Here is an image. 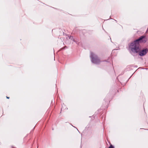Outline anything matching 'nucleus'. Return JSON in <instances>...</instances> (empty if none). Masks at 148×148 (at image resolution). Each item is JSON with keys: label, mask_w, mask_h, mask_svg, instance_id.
<instances>
[{"label": "nucleus", "mask_w": 148, "mask_h": 148, "mask_svg": "<svg viewBox=\"0 0 148 148\" xmlns=\"http://www.w3.org/2000/svg\"><path fill=\"white\" fill-rule=\"evenodd\" d=\"M148 52V49L147 48H146L143 49L141 51L140 50L138 53L139 55L141 56H143L145 55Z\"/></svg>", "instance_id": "nucleus-3"}, {"label": "nucleus", "mask_w": 148, "mask_h": 148, "mask_svg": "<svg viewBox=\"0 0 148 148\" xmlns=\"http://www.w3.org/2000/svg\"><path fill=\"white\" fill-rule=\"evenodd\" d=\"M7 97V99H9V97Z\"/></svg>", "instance_id": "nucleus-5"}, {"label": "nucleus", "mask_w": 148, "mask_h": 148, "mask_svg": "<svg viewBox=\"0 0 148 148\" xmlns=\"http://www.w3.org/2000/svg\"><path fill=\"white\" fill-rule=\"evenodd\" d=\"M62 108H61V110H62Z\"/></svg>", "instance_id": "nucleus-6"}, {"label": "nucleus", "mask_w": 148, "mask_h": 148, "mask_svg": "<svg viewBox=\"0 0 148 148\" xmlns=\"http://www.w3.org/2000/svg\"><path fill=\"white\" fill-rule=\"evenodd\" d=\"M90 57L91 59V62L93 63L98 64L101 62L97 56L92 52H91Z\"/></svg>", "instance_id": "nucleus-2"}, {"label": "nucleus", "mask_w": 148, "mask_h": 148, "mask_svg": "<svg viewBox=\"0 0 148 148\" xmlns=\"http://www.w3.org/2000/svg\"><path fill=\"white\" fill-rule=\"evenodd\" d=\"M108 148H114V147L112 145H111Z\"/></svg>", "instance_id": "nucleus-4"}, {"label": "nucleus", "mask_w": 148, "mask_h": 148, "mask_svg": "<svg viewBox=\"0 0 148 148\" xmlns=\"http://www.w3.org/2000/svg\"><path fill=\"white\" fill-rule=\"evenodd\" d=\"M106 61V62H108V61Z\"/></svg>", "instance_id": "nucleus-7"}, {"label": "nucleus", "mask_w": 148, "mask_h": 148, "mask_svg": "<svg viewBox=\"0 0 148 148\" xmlns=\"http://www.w3.org/2000/svg\"><path fill=\"white\" fill-rule=\"evenodd\" d=\"M147 40V38L145 36H142L132 43L129 47L133 53H138L140 50L139 43H144Z\"/></svg>", "instance_id": "nucleus-1"}]
</instances>
